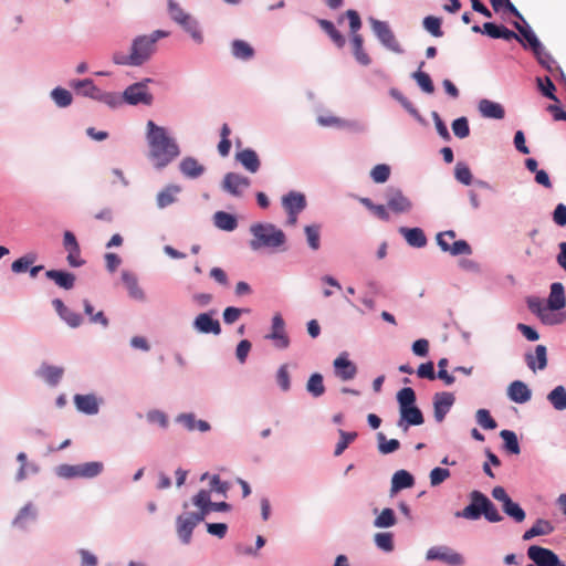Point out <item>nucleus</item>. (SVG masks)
Listing matches in <instances>:
<instances>
[{"label": "nucleus", "mask_w": 566, "mask_h": 566, "mask_svg": "<svg viewBox=\"0 0 566 566\" xmlns=\"http://www.w3.org/2000/svg\"><path fill=\"white\" fill-rule=\"evenodd\" d=\"M350 43L353 48V54L356 61L364 66L369 65L371 63V59L364 50V40L361 34H355V36H352Z\"/></svg>", "instance_id": "36"}, {"label": "nucleus", "mask_w": 566, "mask_h": 566, "mask_svg": "<svg viewBox=\"0 0 566 566\" xmlns=\"http://www.w3.org/2000/svg\"><path fill=\"white\" fill-rule=\"evenodd\" d=\"M542 66H544L555 78L559 76L564 78V72L552 55L545 51L544 46L534 53Z\"/></svg>", "instance_id": "28"}, {"label": "nucleus", "mask_w": 566, "mask_h": 566, "mask_svg": "<svg viewBox=\"0 0 566 566\" xmlns=\"http://www.w3.org/2000/svg\"><path fill=\"white\" fill-rule=\"evenodd\" d=\"M475 420L485 430H494L497 427L488 409H479L475 413Z\"/></svg>", "instance_id": "53"}, {"label": "nucleus", "mask_w": 566, "mask_h": 566, "mask_svg": "<svg viewBox=\"0 0 566 566\" xmlns=\"http://www.w3.org/2000/svg\"><path fill=\"white\" fill-rule=\"evenodd\" d=\"M286 212L300 213L306 207L305 196L301 192L291 191L282 199Z\"/></svg>", "instance_id": "27"}, {"label": "nucleus", "mask_w": 566, "mask_h": 566, "mask_svg": "<svg viewBox=\"0 0 566 566\" xmlns=\"http://www.w3.org/2000/svg\"><path fill=\"white\" fill-rule=\"evenodd\" d=\"M334 371L340 379L349 380L355 377L357 367L348 359L347 354L344 353L334 360Z\"/></svg>", "instance_id": "22"}, {"label": "nucleus", "mask_w": 566, "mask_h": 566, "mask_svg": "<svg viewBox=\"0 0 566 566\" xmlns=\"http://www.w3.org/2000/svg\"><path fill=\"white\" fill-rule=\"evenodd\" d=\"M454 176H455V179L463 184V185H467L469 186L471 182H472V174H471V170L470 168L468 167V165L463 164V163H458L455 165V169H454Z\"/></svg>", "instance_id": "59"}, {"label": "nucleus", "mask_w": 566, "mask_h": 566, "mask_svg": "<svg viewBox=\"0 0 566 566\" xmlns=\"http://www.w3.org/2000/svg\"><path fill=\"white\" fill-rule=\"evenodd\" d=\"M63 368L51 365H42L39 369V375L48 382L50 386H55L60 381L63 376Z\"/></svg>", "instance_id": "39"}, {"label": "nucleus", "mask_w": 566, "mask_h": 566, "mask_svg": "<svg viewBox=\"0 0 566 566\" xmlns=\"http://www.w3.org/2000/svg\"><path fill=\"white\" fill-rule=\"evenodd\" d=\"M502 509L503 512L507 516L513 518L516 523H522L526 517L525 511L521 507L518 503L514 502L513 500L509 502L506 501L505 505H503Z\"/></svg>", "instance_id": "46"}, {"label": "nucleus", "mask_w": 566, "mask_h": 566, "mask_svg": "<svg viewBox=\"0 0 566 566\" xmlns=\"http://www.w3.org/2000/svg\"><path fill=\"white\" fill-rule=\"evenodd\" d=\"M527 366L535 371L536 369H544L547 365V349L544 345H537L534 353H528L525 356Z\"/></svg>", "instance_id": "25"}, {"label": "nucleus", "mask_w": 566, "mask_h": 566, "mask_svg": "<svg viewBox=\"0 0 566 566\" xmlns=\"http://www.w3.org/2000/svg\"><path fill=\"white\" fill-rule=\"evenodd\" d=\"M413 78L417 81L418 85L423 92L428 94H432L434 92L433 83L428 73L417 71L413 73Z\"/></svg>", "instance_id": "58"}, {"label": "nucleus", "mask_w": 566, "mask_h": 566, "mask_svg": "<svg viewBox=\"0 0 566 566\" xmlns=\"http://www.w3.org/2000/svg\"><path fill=\"white\" fill-rule=\"evenodd\" d=\"M388 208L396 213L409 212L412 202L399 189H389L386 195Z\"/></svg>", "instance_id": "18"}, {"label": "nucleus", "mask_w": 566, "mask_h": 566, "mask_svg": "<svg viewBox=\"0 0 566 566\" xmlns=\"http://www.w3.org/2000/svg\"><path fill=\"white\" fill-rule=\"evenodd\" d=\"M319 27L328 34L331 40L336 44L337 48H343L346 43L344 35L335 28L334 23L325 20H317Z\"/></svg>", "instance_id": "41"}, {"label": "nucleus", "mask_w": 566, "mask_h": 566, "mask_svg": "<svg viewBox=\"0 0 566 566\" xmlns=\"http://www.w3.org/2000/svg\"><path fill=\"white\" fill-rule=\"evenodd\" d=\"M231 53L235 59L248 61L254 56V49L243 40H234L231 43Z\"/></svg>", "instance_id": "37"}, {"label": "nucleus", "mask_w": 566, "mask_h": 566, "mask_svg": "<svg viewBox=\"0 0 566 566\" xmlns=\"http://www.w3.org/2000/svg\"><path fill=\"white\" fill-rule=\"evenodd\" d=\"M191 503L198 511L185 512L176 517V533L182 545L191 543L193 530L211 513L200 491L191 497Z\"/></svg>", "instance_id": "3"}, {"label": "nucleus", "mask_w": 566, "mask_h": 566, "mask_svg": "<svg viewBox=\"0 0 566 566\" xmlns=\"http://www.w3.org/2000/svg\"><path fill=\"white\" fill-rule=\"evenodd\" d=\"M253 239L250 248L254 251L262 248H279L285 243V234L272 223H254L250 227Z\"/></svg>", "instance_id": "6"}, {"label": "nucleus", "mask_w": 566, "mask_h": 566, "mask_svg": "<svg viewBox=\"0 0 566 566\" xmlns=\"http://www.w3.org/2000/svg\"><path fill=\"white\" fill-rule=\"evenodd\" d=\"M565 303L566 300L563 284L559 282L553 283L547 298V307L551 311H558L565 306Z\"/></svg>", "instance_id": "30"}, {"label": "nucleus", "mask_w": 566, "mask_h": 566, "mask_svg": "<svg viewBox=\"0 0 566 566\" xmlns=\"http://www.w3.org/2000/svg\"><path fill=\"white\" fill-rule=\"evenodd\" d=\"M122 99L130 105H150L153 103V95L148 92L146 83L139 82L128 86L124 91Z\"/></svg>", "instance_id": "13"}, {"label": "nucleus", "mask_w": 566, "mask_h": 566, "mask_svg": "<svg viewBox=\"0 0 566 566\" xmlns=\"http://www.w3.org/2000/svg\"><path fill=\"white\" fill-rule=\"evenodd\" d=\"M104 471V463L101 461H91L80 464H60L55 469L57 476L62 479H94Z\"/></svg>", "instance_id": "7"}, {"label": "nucleus", "mask_w": 566, "mask_h": 566, "mask_svg": "<svg viewBox=\"0 0 566 566\" xmlns=\"http://www.w3.org/2000/svg\"><path fill=\"white\" fill-rule=\"evenodd\" d=\"M34 261H35V255H33V254L23 255L12 262L11 270L14 273H23L28 270V268L31 264H33Z\"/></svg>", "instance_id": "61"}, {"label": "nucleus", "mask_w": 566, "mask_h": 566, "mask_svg": "<svg viewBox=\"0 0 566 566\" xmlns=\"http://www.w3.org/2000/svg\"><path fill=\"white\" fill-rule=\"evenodd\" d=\"M229 489L230 484L226 481H221L218 474H213L210 478V493L217 492L218 494H221L222 496L227 497Z\"/></svg>", "instance_id": "62"}, {"label": "nucleus", "mask_w": 566, "mask_h": 566, "mask_svg": "<svg viewBox=\"0 0 566 566\" xmlns=\"http://www.w3.org/2000/svg\"><path fill=\"white\" fill-rule=\"evenodd\" d=\"M235 159L251 174H255L261 166L258 154L250 148L238 151Z\"/></svg>", "instance_id": "26"}, {"label": "nucleus", "mask_w": 566, "mask_h": 566, "mask_svg": "<svg viewBox=\"0 0 566 566\" xmlns=\"http://www.w3.org/2000/svg\"><path fill=\"white\" fill-rule=\"evenodd\" d=\"M455 232L452 230L441 232L437 235V243L442 251L452 255H469L472 249L464 240L455 241Z\"/></svg>", "instance_id": "10"}, {"label": "nucleus", "mask_w": 566, "mask_h": 566, "mask_svg": "<svg viewBox=\"0 0 566 566\" xmlns=\"http://www.w3.org/2000/svg\"><path fill=\"white\" fill-rule=\"evenodd\" d=\"M413 484H415L413 475L406 470H399V471L395 472L391 478L390 493L392 495V494L399 492L400 490L411 488Z\"/></svg>", "instance_id": "31"}, {"label": "nucleus", "mask_w": 566, "mask_h": 566, "mask_svg": "<svg viewBox=\"0 0 566 566\" xmlns=\"http://www.w3.org/2000/svg\"><path fill=\"white\" fill-rule=\"evenodd\" d=\"M102 399H98L94 394L86 395H75L74 403L76 409L85 415H97L99 411V405L102 403Z\"/></svg>", "instance_id": "20"}, {"label": "nucleus", "mask_w": 566, "mask_h": 566, "mask_svg": "<svg viewBox=\"0 0 566 566\" xmlns=\"http://www.w3.org/2000/svg\"><path fill=\"white\" fill-rule=\"evenodd\" d=\"M527 557L536 566H557L558 563V556L553 551L537 545L527 548Z\"/></svg>", "instance_id": "16"}, {"label": "nucleus", "mask_w": 566, "mask_h": 566, "mask_svg": "<svg viewBox=\"0 0 566 566\" xmlns=\"http://www.w3.org/2000/svg\"><path fill=\"white\" fill-rule=\"evenodd\" d=\"M146 138L149 146V157L155 161L158 169L166 167L180 154L175 139L169 137L164 127L156 125L153 120L147 122Z\"/></svg>", "instance_id": "1"}, {"label": "nucleus", "mask_w": 566, "mask_h": 566, "mask_svg": "<svg viewBox=\"0 0 566 566\" xmlns=\"http://www.w3.org/2000/svg\"><path fill=\"white\" fill-rule=\"evenodd\" d=\"M40 471V467L35 462H28L24 464H21L17 474H15V482H22L30 475H35Z\"/></svg>", "instance_id": "54"}, {"label": "nucleus", "mask_w": 566, "mask_h": 566, "mask_svg": "<svg viewBox=\"0 0 566 566\" xmlns=\"http://www.w3.org/2000/svg\"><path fill=\"white\" fill-rule=\"evenodd\" d=\"M441 23V19L434 15L426 17L422 22L423 28L436 38H441L443 35Z\"/></svg>", "instance_id": "52"}, {"label": "nucleus", "mask_w": 566, "mask_h": 566, "mask_svg": "<svg viewBox=\"0 0 566 566\" xmlns=\"http://www.w3.org/2000/svg\"><path fill=\"white\" fill-rule=\"evenodd\" d=\"M168 32L157 30L150 35H140L134 39L132 43L130 53L128 55L116 52L113 55V61L118 65H133L140 66L150 59L156 50V42L168 36Z\"/></svg>", "instance_id": "2"}, {"label": "nucleus", "mask_w": 566, "mask_h": 566, "mask_svg": "<svg viewBox=\"0 0 566 566\" xmlns=\"http://www.w3.org/2000/svg\"><path fill=\"white\" fill-rule=\"evenodd\" d=\"M554 532L553 524L544 518H537L534 525L524 532L522 535L523 541H531L536 536L549 535Z\"/></svg>", "instance_id": "29"}, {"label": "nucleus", "mask_w": 566, "mask_h": 566, "mask_svg": "<svg viewBox=\"0 0 566 566\" xmlns=\"http://www.w3.org/2000/svg\"><path fill=\"white\" fill-rule=\"evenodd\" d=\"M389 176L390 167L386 164L376 165L370 171V177L377 184L386 182Z\"/></svg>", "instance_id": "57"}, {"label": "nucleus", "mask_w": 566, "mask_h": 566, "mask_svg": "<svg viewBox=\"0 0 566 566\" xmlns=\"http://www.w3.org/2000/svg\"><path fill=\"white\" fill-rule=\"evenodd\" d=\"M193 328L202 334L219 335L221 326L218 319L212 317V313H201L193 321Z\"/></svg>", "instance_id": "19"}, {"label": "nucleus", "mask_w": 566, "mask_h": 566, "mask_svg": "<svg viewBox=\"0 0 566 566\" xmlns=\"http://www.w3.org/2000/svg\"><path fill=\"white\" fill-rule=\"evenodd\" d=\"M399 232L403 235L409 245L415 248H423L427 244L424 232L420 228L401 227Z\"/></svg>", "instance_id": "32"}, {"label": "nucleus", "mask_w": 566, "mask_h": 566, "mask_svg": "<svg viewBox=\"0 0 566 566\" xmlns=\"http://www.w3.org/2000/svg\"><path fill=\"white\" fill-rule=\"evenodd\" d=\"M371 27L379 41L389 50L400 52L399 43L397 42L392 31L386 22L373 20Z\"/></svg>", "instance_id": "17"}, {"label": "nucleus", "mask_w": 566, "mask_h": 566, "mask_svg": "<svg viewBox=\"0 0 566 566\" xmlns=\"http://www.w3.org/2000/svg\"><path fill=\"white\" fill-rule=\"evenodd\" d=\"M547 399L557 410L566 408V391H549Z\"/></svg>", "instance_id": "64"}, {"label": "nucleus", "mask_w": 566, "mask_h": 566, "mask_svg": "<svg viewBox=\"0 0 566 566\" xmlns=\"http://www.w3.org/2000/svg\"><path fill=\"white\" fill-rule=\"evenodd\" d=\"M469 501L463 510L454 513L455 517L478 521L483 516L490 523H499L503 520L494 503L483 492L478 490L470 492Z\"/></svg>", "instance_id": "4"}, {"label": "nucleus", "mask_w": 566, "mask_h": 566, "mask_svg": "<svg viewBox=\"0 0 566 566\" xmlns=\"http://www.w3.org/2000/svg\"><path fill=\"white\" fill-rule=\"evenodd\" d=\"M305 235L308 247L316 251L321 247V227L318 224L306 226Z\"/></svg>", "instance_id": "49"}, {"label": "nucleus", "mask_w": 566, "mask_h": 566, "mask_svg": "<svg viewBox=\"0 0 566 566\" xmlns=\"http://www.w3.org/2000/svg\"><path fill=\"white\" fill-rule=\"evenodd\" d=\"M39 520V507L31 501L27 502L15 514L11 526L15 530L28 532Z\"/></svg>", "instance_id": "11"}, {"label": "nucleus", "mask_w": 566, "mask_h": 566, "mask_svg": "<svg viewBox=\"0 0 566 566\" xmlns=\"http://www.w3.org/2000/svg\"><path fill=\"white\" fill-rule=\"evenodd\" d=\"M51 96L59 107H66L72 103V94L62 87L54 88Z\"/></svg>", "instance_id": "55"}, {"label": "nucleus", "mask_w": 566, "mask_h": 566, "mask_svg": "<svg viewBox=\"0 0 566 566\" xmlns=\"http://www.w3.org/2000/svg\"><path fill=\"white\" fill-rule=\"evenodd\" d=\"M339 441L335 446L334 455L339 457L348 448V446L357 438V432H347L338 430Z\"/></svg>", "instance_id": "47"}, {"label": "nucleus", "mask_w": 566, "mask_h": 566, "mask_svg": "<svg viewBox=\"0 0 566 566\" xmlns=\"http://www.w3.org/2000/svg\"><path fill=\"white\" fill-rule=\"evenodd\" d=\"M500 437L503 440V448L510 454H520L521 448L517 436L514 431L503 429L500 432Z\"/></svg>", "instance_id": "40"}, {"label": "nucleus", "mask_w": 566, "mask_h": 566, "mask_svg": "<svg viewBox=\"0 0 566 566\" xmlns=\"http://www.w3.org/2000/svg\"><path fill=\"white\" fill-rule=\"evenodd\" d=\"M455 402L452 391H437L433 397V417L437 422H442Z\"/></svg>", "instance_id": "14"}, {"label": "nucleus", "mask_w": 566, "mask_h": 566, "mask_svg": "<svg viewBox=\"0 0 566 566\" xmlns=\"http://www.w3.org/2000/svg\"><path fill=\"white\" fill-rule=\"evenodd\" d=\"M122 280H123V283L125 284V286L127 287L129 295L133 298L142 300L144 297V293H143L142 289L138 286L137 279L134 274H132L127 271H124L122 273Z\"/></svg>", "instance_id": "43"}, {"label": "nucleus", "mask_w": 566, "mask_h": 566, "mask_svg": "<svg viewBox=\"0 0 566 566\" xmlns=\"http://www.w3.org/2000/svg\"><path fill=\"white\" fill-rule=\"evenodd\" d=\"M180 171L188 178H198L203 171L205 167L192 157H185L179 165Z\"/></svg>", "instance_id": "35"}, {"label": "nucleus", "mask_w": 566, "mask_h": 566, "mask_svg": "<svg viewBox=\"0 0 566 566\" xmlns=\"http://www.w3.org/2000/svg\"><path fill=\"white\" fill-rule=\"evenodd\" d=\"M72 87L77 94L97 99L111 107H116L120 104V96L109 92H102L90 78L75 81L72 83Z\"/></svg>", "instance_id": "8"}, {"label": "nucleus", "mask_w": 566, "mask_h": 566, "mask_svg": "<svg viewBox=\"0 0 566 566\" xmlns=\"http://www.w3.org/2000/svg\"><path fill=\"white\" fill-rule=\"evenodd\" d=\"M169 14L170 18L181 25L196 42H202V34L198 29L197 21L190 14L185 12L176 2H174V0H169Z\"/></svg>", "instance_id": "9"}, {"label": "nucleus", "mask_w": 566, "mask_h": 566, "mask_svg": "<svg viewBox=\"0 0 566 566\" xmlns=\"http://www.w3.org/2000/svg\"><path fill=\"white\" fill-rule=\"evenodd\" d=\"M399 405L398 427L408 430L411 426H421L424 422L422 411L417 407L416 391H397Z\"/></svg>", "instance_id": "5"}, {"label": "nucleus", "mask_w": 566, "mask_h": 566, "mask_svg": "<svg viewBox=\"0 0 566 566\" xmlns=\"http://www.w3.org/2000/svg\"><path fill=\"white\" fill-rule=\"evenodd\" d=\"M175 421L181 424L187 431L198 430L200 432H207L211 429V426L206 420H199L192 412L180 413L176 417Z\"/></svg>", "instance_id": "21"}, {"label": "nucleus", "mask_w": 566, "mask_h": 566, "mask_svg": "<svg viewBox=\"0 0 566 566\" xmlns=\"http://www.w3.org/2000/svg\"><path fill=\"white\" fill-rule=\"evenodd\" d=\"M376 546L384 552H392L394 551V535L390 532H381L375 534L374 537Z\"/></svg>", "instance_id": "51"}, {"label": "nucleus", "mask_w": 566, "mask_h": 566, "mask_svg": "<svg viewBox=\"0 0 566 566\" xmlns=\"http://www.w3.org/2000/svg\"><path fill=\"white\" fill-rule=\"evenodd\" d=\"M231 135V128L228 124H223L220 129L221 140L218 144V153L221 157H227L231 150V142L229 139Z\"/></svg>", "instance_id": "48"}, {"label": "nucleus", "mask_w": 566, "mask_h": 566, "mask_svg": "<svg viewBox=\"0 0 566 566\" xmlns=\"http://www.w3.org/2000/svg\"><path fill=\"white\" fill-rule=\"evenodd\" d=\"M146 419L149 423H157L163 429H166L168 427V418L166 413L160 410H149L146 413Z\"/></svg>", "instance_id": "63"}, {"label": "nucleus", "mask_w": 566, "mask_h": 566, "mask_svg": "<svg viewBox=\"0 0 566 566\" xmlns=\"http://www.w3.org/2000/svg\"><path fill=\"white\" fill-rule=\"evenodd\" d=\"M250 179L235 172H228L222 181V188L234 197H241L250 187Z\"/></svg>", "instance_id": "15"}, {"label": "nucleus", "mask_w": 566, "mask_h": 566, "mask_svg": "<svg viewBox=\"0 0 566 566\" xmlns=\"http://www.w3.org/2000/svg\"><path fill=\"white\" fill-rule=\"evenodd\" d=\"M181 191L180 186L169 185L157 195V206L163 209L176 201V196Z\"/></svg>", "instance_id": "38"}, {"label": "nucleus", "mask_w": 566, "mask_h": 566, "mask_svg": "<svg viewBox=\"0 0 566 566\" xmlns=\"http://www.w3.org/2000/svg\"><path fill=\"white\" fill-rule=\"evenodd\" d=\"M479 111L483 117L502 119L504 117V108L499 103L490 99H481L479 103Z\"/></svg>", "instance_id": "34"}, {"label": "nucleus", "mask_w": 566, "mask_h": 566, "mask_svg": "<svg viewBox=\"0 0 566 566\" xmlns=\"http://www.w3.org/2000/svg\"><path fill=\"white\" fill-rule=\"evenodd\" d=\"M213 220L216 227L224 231H233L238 227L235 217L224 211L216 212Z\"/></svg>", "instance_id": "42"}, {"label": "nucleus", "mask_w": 566, "mask_h": 566, "mask_svg": "<svg viewBox=\"0 0 566 566\" xmlns=\"http://www.w3.org/2000/svg\"><path fill=\"white\" fill-rule=\"evenodd\" d=\"M285 323L280 314H275L272 318V333L269 338L275 340L279 348H286L290 344L289 337L285 334Z\"/></svg>", "instance_id": "24"}, {"label": "nucleus", "mask_w": 566, "mask_h": 566, "mask_svg": "<svg viewBox=\"0 0 566 566\" xmlns=\"http://www.w3.org/2000/svg\"><path fill=\"white\" fill-rule=\"evenodd\" d=\"M45 276L65 290H71L75 283L74 274L61 270H49L45 272Z\"/></svg>", "instance_id": "33"}, {"label": "nucleus", "mask_w": 566, "mask_h": 566, "mask_svg": "<svg viewBox=\"0 0 566 566\" xmlns=\"http://www.w3.org/2000/svg\"><path fill=\"white\" fill-rule=\"evenodd\" d=\"M527 305L531 312L537 314L543 322H548L547 315L549 308L547 307V304H545L543 300H541L539 297H530L527 300Z\"/></svg>", "instance_id": "50"}, {"label": "nucleus", "mask_w": 566, "mask_h": 566, "mask_svg": "<svg viewBox=\"0 0 566 566\" xmlns=\"http://www.w3.org/2000/svg\"><path fill=\"white\" fill-rule=\"evenodd\" d=\"M426 559L428 562L440 560L450 566H462L464 564L463 556L446 545L430 547L427 551Z\"/></svg>", "instance_id": "12"}, {"label": "nucleus", "mask_w": 566, "mask_h": 566, "mask_svg": "<svg viewBox=\"0 0 566 566\" xmlns=\"http://www.w3.org/2000/svg\"><path fill=\"white\" fill-rule=\"evenodd\" d=\"M52 305L55 308L59 316L72 328L78 327L83 318L78 313L73 312L69 307H66L62 300L54 298L52 301Z\"/></svg>", "instance_id": "23"}, {"label": "nucleus", "mask_w": 566, "mask_h": 566, "mask_svg": "<svg viewBox=\"0 0 566 566\" xmlns=\"http://www.w3.org/2000/svg\"><path fill=\"white\" fill-rule=\"evenodd\" d=\"M452 130L458 138L462 139L468 137L470 135V127L467 117H460L453 120Z\"/></svg>", "instance_id": "60"}, {"label": "nucleus", "mask_w": 566, "mask_h": 566, "mask_svg": "<svg viewBox=\"0 0 566 566\" xmlns=\"http://www.w3.org/2000/svg\"><path fill=\"white\" fill-rule=\"evenodd\" d=\"M514 27L518 30V32L522 34V36L527 41L530 46L532 48L533 52L541 50L543 46L541 42L538 41L537 36L528 29H525L522 27L518 22H514Z\"/></svg>", "instance_id": "56"}, {"label": "nucleus", "mask_w": 566, "mask_h": 566, "mask_svg": "<svg viewBox=\"0 0 566 566\" xmlns=\"http://www.w3.org/2000/svg\"><path fill=\"white\" fill-rule=\"evenodd\" d=\"M397 523V518L392 509L386 507L374 520V526L377 528H389Z\"/></svg>", "instance_id": "44"}, {"label": "nucleus", "mask_w": 566, "mask_h": 566, "mask_svg": "<svg viewBox=\"0 0 566 566\" xmlns=\"http://www.w3.org/2000/svg\"><path fill=\"white\" fill-rule=\"evenodd\" d=\"M378 451L381 454H390L400 448V442L397 439L388 440L382 432L377 433Z\"/></svg>", "instance_id": "45"}]
</instances>
